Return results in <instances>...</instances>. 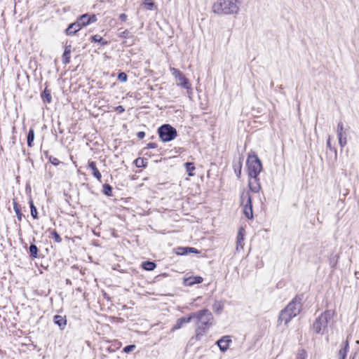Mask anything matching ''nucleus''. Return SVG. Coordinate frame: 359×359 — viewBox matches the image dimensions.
Here are the masks:
<instances>
[{"label": "nucleus", "instance_id": "obj_34", "mask_svg": "<svg viewBox=\"0 0 359 359\" xmlns=\"http://www.w3.org/2000/svg\"><path fill=\"white\" fill-rule=\"evenodd\" d=\"M177 254L180 255H185L188 254V247L178 248L177 249Z\"/></svg>", "mask_w": 359, "mask_h": 359}, {"label": "nucleus", "instance_id": "obj_1", "mask_svg": "<svg viewBox=\"0 0 359 359\" xmlns=\"http://www.w3.org/2000/svg\"><path fill=\"white\" fill-rule=\"evenodd\" d=\"M240 4V0H217L212 6V11L219 15L238 14Z\"/></svg>", "mask_w": 359, "mask_h": 359}, {"label": "nucleus", "instance_id": "obj_13", "mask_svg": "<svg viewBox=\"0 0 359 359\" xmlns=\"http://www.w3.org/2000/svg\"><path fill=\"white\" fill-rule=\"evenodd\" d=\"M294 317V316H292V314L285 309L280 313L279 321L281 323L283 322L285 325H287Z\"/></svg>", "mask_w": 359, "mask_h": 359}, {"label": "nucleus", "instance_id": "obj_25", "mask_svg": "<svg viewBox=\"0 0 359 359\" xmlns=\"http://www.w3.org/2000/svg\"><path fill=\"white\" fill-rule=\"evenodd\" d=\"M13 209L15 210L16 215H17L18 219L20 220L21 217H22V214L20 212V206H18V203L15 199H13Z\"/></svg>", "mask_w": 359, "mask_h": 359}, {"label": "nucleus", "instance_id": "obj_47", "mask_svg": "<svg viewBox=\"0 0 359 359\" xmlns=\"http://www.w3.org/2000/svg\"><path fill=\"white\" fill-rule=\"evenodd\" d=\"M156 146H157V145H156V143H153V142H151V143H149V144H147V147H148V148H151V149L156 148Z\"/></svg>", "mask_w": 359, "mask_h": 359}, {"label": "nucleus", "instance_id": "obj_5", "mask_svg": "<svg viewBox=\"0 0 359 359\" xmlns=\"http://www.w3.org/2000/svg\"><path fill=\"white\" fill-rule=\"evenodd\" d=\"M158 132L163 142H170L174 140L177 135L176 129L169 124L161 126L158 128Z\"/></svg>", "mask_w": 359, "mask_h": 359}, {"label": "nucleus", "instance_id": "obj_7", "mask_svg": "<svg viewBox=\"0 0 359 359\" xmlns=\"http://www.w3.org/2000/svg\"><path fill=\"white\" fill-rule=\"evenodd\" d=\"M170 70L172 72V74L176 79V83L177 86H180L187 90L191 88V84L188 79H187L179 69L175 67H170Z\"/></svg>", "mask_w": 359, "mask_h": 359}, {"label": "nucleus", "instance_id": "obj_46", "mask_svg": "<svg viewBox=\"0 0 359 359\" xmlns=\"http://www.w3.org/2000/svg\"><path fill=\"white\" fill-rule=\"evenodd\" d=\"M327 147L329 148L330 150L333 149V148L331 145V143H330V137H328V140L327 141Z\"/></svg>", "mask_w": 359, "mask_h": 359}, {"label": "nucleus", "instance_id": "obj_8", "mask_svg": "<svg viewBox=\"0 0 359 359\" xmlns=\"http://www.w3.org/2000/svg\"><path fill=\"white\" fill-rule=\"evenodd\" d=\"M301 309V301L297 298H294L285 308L294 317L299 313Z\"/></svg>", "mask_w": 359, "mask_h": 359}, {"label": "nucleus", "instance_id": "obj_45", "mask_svg": "<svg viewBox=\"0 0 359 359\" xmlns=\"http://www.w3.org/2000/svg\"><path fill=\"white\" fill-rule=\"evenodd\" d=\"M116 111H118L119 113H122L125 111V109L123 106H118L116 107Z\"/></svg>", "mask_w": 359, "mask_h": 359}, {"label": "nucleus", "instance_id": "obj_27", "mask_svg": "<svg viewBox=\"0 0 359 359\" xmlns=\"http://www.w3.org/2000/svg\"><path fill=\"white\" fill-rule=\"evenodd\" d=\"M34 139V132L33 129H30L27 135V145L29 147L32 146V142Z\"/></svg>", "mask_w": 359, "mask_h": 359}, {"label": "nucleus", "instance_id": "obj_36", "mask_svg": "<svg viewBox=\"0 0 359 359\" xmlns=\"http://www.w3.org/2000/svg\"><path fill=\"white\" fill-rule=\"evenodd\" d=\"M135 348H136L135 345L127 346L123 348V352L126 353H130V352L133 351L135 349Z\"/></svg>", "mask_w": 359, "mask_h": 359}, {"label": "nucleus", "instance_id": "obj_11", "mask_svg": "<svg viewBox=\"0 0 359 359\" xmlns=\"http://www.w3.org/2000/svg\"><path fill=\"white\" fill-rule=\"evenodd\" d=\"M231 343V339L229 336L222 337L217 341V344L222 352H225L229 348V344Z\"/></svg>", "mask_w": 359, "mask_h": 359}, {"label": "nucleus", "instance_id": "obj_19", "mask_svg": "<svg viewBox=\"0 0 359 359\" xmlns=\"http://www.w3.org/2000/svg\"><path fill=\"white\" fill-rule=\"evenodd\" d=\"M142 6L144 7L147 10L152 11L156 8L155 3L153 0H144L141 4Z\"/></svg>", "mask_w": 359, "mask_h": 359}, {"label": "nucleus", "instance_id": "obj_44", "mask_svg": "<svg viewBox=\"0 0 359 359\" xmlns=\"http://www.w3.org/2000/svg\"><path fill=\"white\" fill-rule=\"evenodd\" d=\"M127 15L125 13H122L119 15V19L122 20L123 22L126 21L127 20Z\"/></svg>", "mask_w": 359, "mask_h": 359}, {"label": "nucleus", "instance_id": "obj_2", "mask_svg": "<svg viewBox=\"0 0 359 359\" xmlns=\"http://www.w3.org/2000/svg\"><path fill=\"white\" fill-rule=\"evenodd\" d=\"M192 319H197V328L196 332L197 335L201 334V332H204L208 327L212 325V320H213V316L208 309H203L198 311L196 313H191Z\"/></svg>", "mask_w": 359, "mask_h": 359}, {"label": "nucleus", "instance_id": "obj_16", "mask_svg": "<svg viewBox=\"0 0 359 359\" xmlns=\"http://www.w3.org/2000/svg\"><path fill=\"white\" fill-rule=\"evenodd\" d=\"M88 168L92 170L93 175L99 181L101 180L102 175L97 170L96 164L94 161H90L88 163Z\"/></svg>", "mask_w": 359, "mask_h": 359}, {"label": "nucleus", "instance_id": "obj_22", "mask_svg": "<svg viewBox=\"0 0 359 359\" xmlns=\"http://www.w3.org/2000/svg\"><path fill=\"white\" fill-rule=\"evenodd\" d=\"M224 308V304L221 301H215L214 304L212 305V309L215 313H221Z\"/></svg>", "mask_w": 359, "mask_h": 359}, {"label": "nucleus", "instance_id": "obj_10", "mask_svg": "<svg viewBox=\"0 0 359 359\" xmlns=\"http://www.w3.org/2000/svg\"><path fill=\"white\" fill-rule=\"evenodd\" d=\"M248 186L251 191L258 193L261 190V184L258 176H248Z\"/></svg>", "mask_w": 359, "mask_h": 359}, {"label": "nucleus", "instance_id": "obj_32", "mask_svg": "<svg viewBox=\"0 0 359 359\" xmlns=\"http://www.w3.org/2000/svg\"><path fill=\"white\" fill-rule=\"evenodd\" d=\"M51 238L55 240L57 243H60L62 241V238L57 233L56 231H53L51 233Z\"/></svg>", "mask_w": 359, "mask_h": 359}, {"label": "nucleus", "instance_id": "obj_21", "mask_svg": "<svg viewBox=\"0 0 359 359\" xmlns=\"http://www.w3.org/2000/svg\"><path fill=\"white\" fill-rule=\"evenodd\" d=\"M203 281V278L200 276L191 277L186 280V284L187 285H193L196 283H201Z\"/></svg>", "mask_w": 359, "mask_h": 359}, {"label": "nucleus", "instance_id": "obj_26", "mask_svg": "<svg viewBox=\"0 0 359 359\" xmlns=\"http://www.w3.org/2000/svg\"><path fill=\"white\" fill-rule=\"evenodd\" d=\"M29 252L32 257L36 258L37 257V252H38L37 247L35 245L32 244L29 246Z\"/></svg>", "mask_w": 359, "mask_h": 359}, {"label": "nucleus", "instance_id": "obj_31", "mask_svg": "<svg viewBox=\"0 0 359 359\" xmlns=\"http://www.w3.org/2000/svg\"><path fill=\"white\" fill-rule=\"evenodd\" d=\"M29 204H30L32 216L33 217V218L36 219L37 218V210H36V208L34 206L33 201L32 200H30Z\"/></svg>", "mask_w": 359, "mask_h": 359}, {"label": "nucleus", "instance_id": "obj_18", "mask_svg": "<svg viewBox=\"0 0 359 359\" xmlns=\"http://www.w3.org/2000/svg\"><path fill=\"white\" fill-rule=\"evenodd\" d=\"M71 49L72 47L70 45L65 46V52L62 55V62L65 65L69 64L70 62Z\"/></svg>", "mask_w": 359, "mask_h": 359}, {"label": "nucleus", "instance_id": "obj_43", "mask_svg": "<svg viewBox=\"0 0 359 359\" xmlns=\"http://www.w3.org/2000/svg\"><path fill=\"white\" fill-rule=\"evenodd\" d=\"M137 136L139 139H143L145 136V133L143 131L138 132Z\"/></svg>", "mask_w": 359, "mask_h": 359}, {"label": "nucleus", "instance_id": "obj_3", "mask_svg": "<svg viewBox=\"0 0 359 359\" xmlns=\"http://www.w3.org/2000/svg\"><path fill=\"white\" fill-rule=\"evenodd\" d=\"M247 165L248 176H258L262 169L261 161L255 154H250L248 156Z\"/></svg>", "mask_w": 359, "mask_h": 359}, {"label": "nucleus", "instance_id": "obj_28", "mask_svg": "<svg viewBox=\"0 0 359 359\" xmlns=\"http://www.w3.org/2000/svg\"><path fill=\"white\" fill-rule=\"evenodd\" d=\"M242 170V162L240 160L236 165H234V170L238 177H241Z\"/></svg>", "mask_w": 359, "mask_h": 359}, {"label": "nucleus", "instance_id": "obj_49", "mask_svg": "<svg viewBox=\"0 0 359 359\" xmlns=\"http://www.w3.org/2000/svg\"><path fill=\"white\" fill-rule=\"evenodd\" d=\"M16 179H17L18 182L19 183V182H20V177H19V176H18V177H17V178H16Z\"/></svg>", "mask_w": 359, "mask_h": 359}, {"label": "nucleus", "instance_id": "obj_42", "mask_svg": "<svg viewBox=\"0 0 359 359\" xmlns=\"http://www.w3.org/2000/svg\"><path fill=\"white\" fill-rule=\"evenodd\" d=\"M197 249L194 248L188 247V253H198Z\"/></svg>", "mask_w": 359, "mask_h": 359}, {"label": "nucleus", "instance_id": "obj_9", "mask_svg": "<svg viewBox=\"0 0 359 359\" xmlns=\"http://www.w3.org/2000/svg\"><path fill=\"white\" fill-rule=\"evenodd\" d=\"M97 20V18L95 15H88L86 13L81 15L76 20L81 25V27H83L96 22Z\"/></svg>", "mask_w": 359, "mask_h": 359}, {"label": "nucleus", "instance_id": "obj_12", "mask_svg": "<svg viewBox=\"0 0 359 359\" xmlns=\"http://www.w3.org/2000/svg\"><path fill=\"white\" fill-rule=\"evenodd\" d=\"M82 28L81 25L76 20L74 23L70 24L65 29L67 35H74Z\"/></svg>", "mask_w": 359, "mask_h": 359}, {"label": "nucleus", "instance_id": "obj_14", "mask_svg": "<svg viewBox=\"0 0 359 359\" xmlns=\"http://www.w3.org/2000/svg\"><path fill=\"white\" fill-rule=\"evenodd\" d=\"M192 320V315L191 314L189 317H184L179 318L175 325V326L172 327V330H176L178 329H180L182 325L185 323H189Z\"/></svg>", "mask_w": 359, "mask_h": 359}, {"label": "nucleus", "instance_id": "obj_30", "mask_svg": "<svg viewBox=\"0 0 359 359\" xmlns=\"http://www.w3.org/2000/svg\"><path fill=\"white\" fill-rule=\"evenodd\" d=\"M118 36L120 38H123V39H128V38L132 37V34H130V32L128 30L126 29L122 32H120L118 33Z\"/></svg>", "mask_w": 359, "mask_h": 359}, {"label": "nucleus", "instance_id": "obj_20", "mask_svg": "<svg viewBox=\"0 0 359 359\" xmlns=\"http://www.w3.org/2000/svg\"><path fill=\"white\" fill-rule=\"evenodd\" d=\"M41 98L43 102L50 103L52 101V96L50 94V90H48L47 88H46L41 94Z\"/></svg>", "mask_w": 359, "mask_h": 359}, {"label": "nucleus", "instance_id": "obj_6", "mask_svg": "<svg viewBox=\"0 0 359 359\" xmlns=\"http://www.w3.org/2000/svg\"><path fill=\"white\" fill-rule=\"evenodd\" d=\"M241 205L243 207V213L248 219L253 218L252 198L248 191H243L241 196Z\"/></svg>", "mask_w": 359, "mask_h": 359}, {"label": "nucleus", "instance_id": "obj_17", "mask_svg": "<svg viewBox=\"0 0 359 359\" xmlns=\"http://www.w3.org/2000/svg\"><path fill=\"white\" fill-rule=\"evenodd\" d=\"M54 323L57 325L61 330H63L67 325V319L65 316L55 315L54 316Z\"/></svg>", "mask_w": 359, "mask_h": 359}, {"label": "nucleus", "instance_id": "obj_15", "mask_svg": "<svg viewBox=\"0 0 359 359\" xmlns=\"http://www.w3.org/2000/svg\"><path fill=\"white\" fill-rule=\"evenodd\" d=\"M243 241H244V230L243 228H241L238 231L236 239V250L243 248Z\"/></svg>", "mask_w": 359, "mask_h": 359}, {"label": "nucleus", "instance_id": "obj_35", "mask_svg": "<svg viewBox=\"0 0 359 359\" xmlns=\"http://www.w3.org/2000/svg\"><path fill=\"white\" fill-rule=\"evenodd\" d=\"M111 191H112V189H111V187L109 184H104V187H103V191L104 193V194L107 195V196H111Z\"/></svg>", "mask_w": 359, "mask_h": 359}, {"label": "nucleus", "instance_id": "obj_48", "mask_svg": "<svg viewBox=\"0 0 359 359\" xmlns=\"http://www.w3.org/2000/svg\"><path fill=\"white\" fill-rule=\"evenodd\" d=\"M348 347H349L348 341V340H346V342H345V346H344V348L348 351Z\"/></svg>", "mask_w": 359, "mask_h": 359}, {"label": "nucleus", "instance_id": "obj_39", "mask_svg": "<svg viewBox=\"0 0 359 359\" xmlns=\"http://www.w3.org/2000/svg\"><path fill=\"white\" fill-rule=\"evenodd\" d=\"M347 352L348 351L344 348L340 349L339 352L340 359H346Z\"/></svg>", "mask_w": 359, "mask_h": 359}, {"label": "nucleus", "instance_id": "obj_50", "mask_svg": "<svg viewBox=\"0 0 359 359\" xmlns=\"http://www.w3.org/2000/svg\"><path fill=\"white\" fill-rule=\"evenodd\" d=\"M357 344H359V340H357L355 342Z\"/></svg>", "mask_w": 359, "mask_h": 359}, {"label": "nucleus", "instance_id": "obj_33", "mask_svg": "<svg viewBox=\"0 0 359 359\" xmlns=\"http://www.w3.org/2000/svg\"><path fill=\"white\" fill-rule=\"evenodd\" d=\"M339 144L341 147H344L347 144V139L346 135L338 137Z\"/></svg>", "mask_w": 359, "mask_h": 359}, {"label": "nucleus", "instance_id": "obj_40", "mask_svg": "<svg viewBox=\"0 0 359 359\" xmlns=\"http://www.w3.org/2000/svg\"><path fill=\"white\" fill-rule=\"evenodd\" d=\"M102 40V38L99 35H94L92 36V41L100 42Z\"/></svg>", "mask_w": 359, "mask_h": 359}, {"label": "nucleus", "instance_id": "obj_4", "mask_svg": "<svg viewBox=\"0 0 359 359\" xmlns=\"http://www.w3.org/2000/svg\"><path fill=\"white\" fill-rule=\"evenodd\" d=\"M332 316L331 311H326L316 320L313 323V330L316 333L323 334L325 332Z\"/></svg>", "mask_w": 359, "mask_h": 359}, {"label": "nucleus", "instance_id": "obj_23", "mask_svg": "<svg viewBox=\"0 0 359 359\" xmlns=\"http://www.w3.org/2000/svg\"><path fill=\"white\" fill-rule=\"evenodd\" d=\"M142 267L147 271H152L156 268V264L152 262H144L142 263Z\"/></svg>", "mask_w": 359, "mask_h": 359}, {"label": "nucleus", "instance_id": "obj_37", "mask_svg": "<svg viewBox=\"0 0 359 359\" xmlns=\"http://www.w3.org/2000/svg\"><path fill=\"white\" fill-rule=\"evenodd\" d=\"M306 353L304 350H301L298 352L296 359H306Z\"/></svg>", "mask_w": 359, "mask_h": 359}, {"label": "nucleus", "instance_id": "obj_41", "mask_svg": "<svg viewBox=\"0 0 359 359\" xmlns=\"http://www.w3.org/2000/svg\"><path fill=\"white\" fill-rule=\"evenodd\" d=\"M50 161L53 165H57L60 163V161L56 158H50Z\"/></svg>", "mask_w": 359, "mask_h": 359}, {"label": "nucleus", "instance_id": "obj_29", "mask_svg": "<svg viewBox=\"0 0 359 359\" xmlns=\"http://www.w3.org/2000/svg\"><path fill=\"white\" fill-rule=\"evenodd\" d=\"M185 168H186L187 171L189 173V175L193 176L194 174L192 173V172L195 170V167H194V164L192 163H189V162L186 163Z\"/></svg>", "mask_w": 359, "mask_h": 359}, {"label": "nucleus", "instance_id": "obj_24", "mask_svg": "<svg viewBox=\"0 0 359 359\" xmlns=\"http://www.w3.org/2000/svg\"><path fill=\"white\" fill-rule=\"evenodd\" d=\"M337 137H341V135H346V132L344 131V124L342 122H339L337 124Z\"/></svg>", "mask_w": 359, "mask_h": 359}, {"label": "nucleus", "instance_id": "obj_38", "mask_svg": "<svg viewBox=\"0 0 359 359\" xmlns=\"http://www.w3.org/2000/svg\"><path fill=\"white\" fill-rule=\"evenodd\" d=\"M118 79L121 82H126L127 81V75L124 72H121L118 75Z\"/></svg>", "mask_w": 359, "mask_h": 359}]
</instances>
